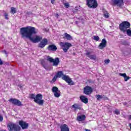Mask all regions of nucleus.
Here are the masks:
<instances>
[{"mask_svg":"<svg viewBox=\"0 0 131 131\" xmlns=\"http://www.w3.org/2000/svg\"><path fill=\"white\" fill-rule=\"evenodd\" d=\"M37 32L35 31V28L31 26H27L26 27H23L20 29V34L21 35L22 38H29V39L33 43H36L39 42L42 37L35 35L32 37L33 34H36Z\"/></svg>","mask_w":131,"mask_h":131,"instance_id":"f257e3e1","label":"nucleus"},{"mask_svg":"<svg viewBox=\"0 0 131 131\" xmlns=\"http://www.w3.org/2000/svg\"><path fill=\"white\" fill-rule=\"evenodd\" d=\"M56 76H57V77H58V78H61V77L62 79H63V80H64V81H66V82H67V83H69V84H71V85H74V82L72 81V79H71V78H70L69 76L64 75V74H63V71H58L56 74Z\"/></svg>","mask_w":131,"mask_h":131,"instance_id":"f03ea898","label":"nucleus"},{"mask_svg":"<svg viewBox=\"0 0 131 131\" xmlns=\"http://www.w3.org/2000/svg\"><path fill=\"white\" fill-rule=\"evenodd\" d=\"M128 28H130V23L127 21H122L119 25V29L122 32H126Z\"/></svg>","mask_w":131,"mask_h":131,"instance_id":"7ed1b4c3","label":"nucleus"},{"mask_svg":"<svg viewBox=\"0 0 131 131\" xmlns=\"http://www.w3.org/2000/svg\"><path fill=\"white\" fill-rule=\"evenodd\" d=\"M7 128L9 131H20L21 130V127L20 125L10 122L7 124Z\"/></svg>","mask_w":131,"mask_h":131,"instance_id":"20e7f679","label":"nucleus"},{"mask_svg":"<svg viewBox=\"0 0 131 131\" xmlns=\"http://www.w3.org/2000/svg\"><path fill=\"white\" fill-rule=\"evenodd\" d=\"M42 98H43L42 94H38L36 95L34 102L39 105V106H42L45 103V100L42 99Z\"/></svg>","mask_w":131,"mask_h":131,"instance_id":"39448f33","label":"nucleus"},{"mask_svg":"<svg viewBox=\"0 0 131 131\" xmlns=\"http://www.w3.org/2000/svg\"><path fill=\"white\" fill-rule=\"evenodd\" d=\"M59 46H60L61 49L63 50L64 53H67L69 48L72 47V44L68 42H60L59 43Z\"/></svg>","mask_w":131,"mask_h":131,"instance_id":"423d86ee","label":"nucleus"},{"mask_svg":"<svg viewBox=\"0 0 131 131\" xmlns=\"http://www.w3.org/2000/svg\"><path fill=\"white\" fill-rule=\"evenodd\" d=\"M86 6L90 9H96L98 7V2L97 0H86Z\"/></svg>","mask_w":131,"mask_h":131,"instance_id":"0eeeda50","label":"nucleus"},{"mask_svg":"<svg viewBox=\"0 0 131 131\" xmlns=\"http://www.w3.org/2000/svg\"><path fill=\"white\" fill-rule=\"evenodd\" d=\"M47 61H49L50 63H53V66H55L56 67H57L60 63V59L59 57H56L54 59L53 58L48 56L47 57Z\"/></svg>","mask_w":131,"mask_h":131,"instance_id":"6e6552de","label":"nucleus"},{"mask_svg":"<svg viewBox=\"0 0 131 131\" xmlns=\"http://www.w3.org/2000/svg\"><path fill=\"white\" fill-rule=\"evenodd\" d=\"M8 101L10 102V103H11L12 105H14L15 106H18L19 107L23 106L22 102L16 98H10L8 100Z\"/></svg>","mask_w":131,"mask_h":131,"instance_id":"1a4fd4ad","label":"nucleus"},{"mask_svg":"<svg viewBox=\"0 0 131 131\" xmlns=\"http://www.w3.org/2000/svg\"><path fill=\"white\" fill-rule=\"evenodd\" d=\"M52 92L54 94L55 98H60L61 96V91L59 90V89L57 86H53L52 89Z\"/></svg>","mask_w":131,"mask_h":131,"instance_id":"9d476101","label":"nucleus"},{"mask_svg":"<svg viewBox=\"0 0 131 131\" xmlns=\"http://www.w3.org/2000/svg\"><path fill=\"white\" fill-rule=\"evenodd\" d=\"M112 2L114 6H117L120 9H122V6L124 5L123 0H112Z\"/></svg>","mask_w":131,"mask_h":131,"instance_id":"9b49d317","label":"nucleus"},{"mask_svg":"<svg viewBox=\"0 0 131 131\" xmlns=\"http://www.w3.org/2000/svg\"><path fill=\"white\" fill-rule=\"evenodd\" d=\"M93 92V88L90 86H85L83 88V94H84V95H86L87 96L91 95Z\"/></svg>","mask_w":131,"mask_h":131,"instance_id":"f8f14e48","label":"nucleus"},{"mask_svg":"<svg viewBox=\"0 0 131 131\" xmlns=\"http://www.w3.org/2000/svg\"><path fill=\"white\" fill-rule=\"evenodd\" d=\"M18 124L21 127L22 129H27L29 127L28 123L22 120L18 121Z\"/></svg>","mask_w":131,"mask_h":131,"instance_id":"ddd939ff","label":"nucleus"},{"mask_svg":"<svg viewBox=\"0 0 131 131\" xmlns=\"http://www.w3.org/2000/svg\"><path fill=\"white\" fill-rule=\"evenodd\" d=\"M48 42H49V41L48 40V39L44 38L38 44V47L40 49H43V48H45V47H46V46L48 45Z\"/></svg>","mask_w":131,"mask_h":131,"instance_id":"4468645a","label":"nucleus"},{"mask_svg":"<svg viewBox=\"0 0 131 131\" xmlns=\"http://www.w3.org/2000/svg\"><path fill=\"white\" fill-rule=\"evenodd\" d=\"M107 46V41L106 39L103 38L101 40V42L98 46V48L100 50H103L105 47Z\"/></svg>","mask_w":131,"mask_h":131,"instance_id":"2eb2a0df","label":"nucleus"},{"mask_svg":"<svg viewBox=\"0 0 131 131\" xmlns=\"http://www.w3.org/2000/svg\"><path fill=\"white\" fill-rule=\"evenodd\" d=\"M60 131H70L69 129V126L66 124H61L60 126Z\"/></svg>","mask_w":131,"mask_h":131,"instance_id":"dca6fc26","label":"nucleus"},{"mask_svg":"<svg viewBox=\"0 0 131 131\" xmlns=\"http://www.w3.org/2000/svg\"><path fill=\"white\" fill-rule=\"evenodd\" d=\"M72 108L74 109V111H76V110H81L82 108L81 107V105L78 103H74L72 105Z\"/></svg>","mask_w":131,"mask_h":131,"instance_id":"f3484780","label":"nucleus"},{"mask_svg":"<svg viewBox=\"0 0 131 131\" xmlns=\"http://www.w3.org/2000/svg\"><path fill=\"white\" fill-rule=\"evenodd\" d=\"M86 56H87L91 60H96L97 59V56L96 54L91 55V52H88L85 53Z\"/></svg>","mask_w":131,"mask_h":131,"instance_id":"a211bd4d","label":"nucleus"},{"mask_svg":"<svg viewBox=\"0 0 131 131\" xmlns=\"http://www.w3.org/2000/svg\"><path fill=\"white\" fill-rule=\"evenodd\" d=\"M80 100L82 103H84V104H88L89 103V99L85 96L81 95L80 96Z\"/></svg>","mask_w":131,"mask_h":131,"instance_id":"6ab92c4d","label":"nucleus"},{"mask_svg":"<svg viewBox=\"0 0 131 131\" xmlns=\"http://www.w3.org/2000/svg\"><path fill=\"white\" fill-rule=\"evenodd\" d=\"M48 51H52V52H55L57 51V46L55 45H50L47 47Z\"/></svg>","mask_w":131,"mask_h":131,"instance_id":"aec40b11","label":"nucleus"},{"mask_svg":"<svg viewBox=\"0 0 131 131\" xmlns=\"http://www.w3.org/2000/svg\"><path fill=\"white\" fill-rule=\"evenodd\" d=\"M86 118V117H85V115H82L81 116H77L76 120H77V121H84Z\"/></svg>","mask_w":131,"mask_h":131,"instance_id":"412c9836","label":"nucleus"},{"mask_svg":"<svg viewBox=\"0 0 131 131\" xmlns=\"http://www.w3.org/2000/svg\"><path fill=\"white\" fill-rule=\"evenodd\" d=\"M63 38H66L67 40H71L72 37L68 33H66L64 34Z\"/></svg>","mask_w":131,"mask_h":131,"instance_id":"4be33fe9","label":"nucleus"},{"mask_svg":"<svg viewBox=\"0 0 131 131\" xmlns=\"http://www.w3.org/2000/svg\"><path fill=\"white\" fill-rule=\"evenodd\" d=\"M17 12V9L16 8H15V7H11V11L10 12L11 13V14H16Z\"/></svg>","mask_w":131,"mask_h":131,"instance_id":"5701e85b","label":"nucleus"},{"mask_svg":"<svg viewBox=\"0 0 131 131\" xmlns=\"http://www.w3.org/2000/svg\"><path fill=\"white\" fill-rule=\"evenodd\" d=\"M95 98H96L98 101H100L101 99H103V95L98 94L95 96Z\"/></svg>","mask_w":131,"mask_h":131,"instance_id":"b1692460","label":"nucleus"},{"mask_svg":"<svg viewBox=\"0 0 131 131\" xmlns=\"http://www.w3.org/2000/svg\"><path fill=\"white\" fill-rule=\"evenodd\" d=\"M41 65H42V67H43L45 69H47V66H46V61L45 60L42 59L41 60Z\"/></svg>","mask_w":131,"mask_h":131,"instance_id":"393cba45","label":"nucleus"},{"mask_svg":"<svg viewBox=\"0 0 131 131\" xmlns=\"http://www.w3.org/2000/svg\"><path fill=\"white\" fill-rule=\"evenodd\" d=\"M78 10H79V8H78L77 6L75 7V8L73 10V13L76 14V13L78 12Z\"/></svg>","mask_w":131,"mask_h":131,"instance_id":"a878e982","label":"nucleus"},{"mask_svg":"<svg viewBox=\"0 0 131 131\" xmlns=\"http://www.w3.org/2000/svg\"><path fill=\"white\" fill-rule=\"evenodd\" d=\"M35 96L36 95L33 94H30V96H29L30 99H31V100H34H34L35 99Z\"/></svg>","mask_w":131,"mask_h":131,"instance_id":"bb28decb","label":"nucleus"},{"mask_svg":"<svg viewBox=\"0 0 131 131\" xmlns=\"http://www.w3.org/2000/svg\"><path fill=\"white\" fill-rule=\"evenodd\" d=\"M4 16L5 17V19H6V20H9V14H8V13L5 12L4 13Z\"/></svg>","mask_w":131,"mask_h":131,"instance_id":"cd10ccee","label":"nucleus"},{"mask_svg":"<svg viewBox=\"0 0 131 131\" xmlns=\"http://www.w3.org/2000/svg\"><path fill=\"white\" fill-rule=\"evenodd\" d=\"M127 35L128 36H131V30L130 29H127L126 31Z\"/></svg>","mask_w":131,"mask_h":131,"instance_id":"c85d7f7f","label":"nucleus"},{"mask_svg":"<svg viewBox=\"0 0 131 131\" xmlns=\"http://www.w3.org/2000/svg\"><path fill=\"white\" fill-rule=\"evenodd\" d=\"M94 39L96 41H99V40H100V37H99L98 36H94Z\"/></svg>","mask_w":131,"mask_h":131,"instance_id":"c756f323","label":"nucleus"},{"mask_svg":"<svg viewBox=\"0 0 131 131\" xmlns=\"http://www.w3.org/2000/svg\"><path fill=\"white\" fill-rule=\"evenodd\" d=\"M58 79V77L57 76V75H56L52 79V81H53V82H55V81H56L57 80V79Z\"/></svg>","mask_w":131,"mask_h":131,"instance_id":"7c9ffc66","label":"nucleus"},{"mask_svg":"<svg viewBox=\"0 0 131 131\" xmlns=\"http://www.w3.org/2000/svg\"><path fill=\"white\" fill-rule=\"evenodd\" d=\"M115 114H116V115H119L120 114V112H119V110L116 109L114 111Z\"/></svg>","mask_w":131,"mask_h":131,"instance_id":"2f4dec72","label":"nucleus"},{"mask_svg":"<svg viewBox=\"0 0 131 131\" xmlns=\"http://www.w3.org/2000/svg\"><path fill=\"white\" fill-rule=\"evenodd\" d=\"M64 6L65 8H66V9H68V8H69V7H70V5H69V3H64Z\"/></svg>","mask_w":131,"mask_h":131,"instance_id":"473e14b6","label":"nucleus"},{"mask_svg":"<svg viewBox=\"0 0 131 131\" xmlns=\"http://www.w3.org/2000/svg\"><path fill=\"white\" fill-rule=\"evenodd\" d=\"M2 53H3V54H4L5 55H6V58H8V52H7V51L6 50L2 51Z\"/></svg>","mask_w":131,"mask_h":131,"instance_id":"72a5a7b5","label":"nucleus"},{"mask_svg":"<svg viewBox=\"0 0 131 131\" xmlns=\"http://www.w3.org/2000/svg\"><path fill=\"white\" fill-rule=\"evenodd\" d=\"M87 83H94V81H93L92 79H88L86 81Z\"/></svg>","mask_w":131,"mask_h":131,"instance_id":"f704fd0d","label":"nucleus"},{"mask_svg":"<svg viewBox=\"0 0 131 131\" xmlns=\"http://www.w3.org/2000/svg\"><path fill=\"white\" fill-rule=\"evenodd\" d=\"M119 75L120 76H122L123 77H124V78L126 77V73H119Z\"/></svg>","mask_w":131,"mask_h":131,"instance_id":"c9c22d12","label":"nucleus"},{"mask_svg":"<svg viewBox=\"0 0 131 131\" xmlns=\"http://www.w3.org/2000/svg\"><path fill=\"white\" fill-rule=\"evenodd\" d=\"M8 63L6 62L3 61V60H1V65H7Z\"/></svg>","mask_w":131,"mask_h":131,"instance_id":"e433bc0d","label":"nucleus"},{"mask_svg":"<svg viewBox=\"0 0 131 131\" xmlns=\"http://www.w3.org/2000/svg\"><path fill=\"white\" fill-rule=\"evenodd\" d=\"M124 80L125 81H127V80H128V79H129V77L127 76V75H126V77H125L124 78Z\"/></svg>","mask_w":131,"mask_h":131,"instance_id":"4c0bfd02","label":"nucleus"},{"mask_svg":"<svg viewBox=\"0 0 131 131\" xmlns=\"http://www.w3.org/2000/svg\"><path fill=\"white\" fill-rule=\"evenodd\" d=\"M104 63L105 64H109V63H110V59H106L105 60H104Z\"/></svg>","mask_w":131,"mask_h":131,"instance_id":"58836bf2","label":"nucleus"},{"mask_svg":"<svg viewBox=\"0 0 131 131\" xmlns=\"http://www.w3.org/2000/svg\"><path fill=\"white\" fill-rule=\"evenodd\" d=\"M103 100H109V98L107 97H106L105 95H102Z\"/></svg>","mask_w":131,"mask_h":131,"instance_id":"ea45409f","label":"nucleus"},{"mask_svg":"<svg viewBox=\"0 0 131 131\" xmlns=\"http://www.w3.org/2000/svg\"><path fill=\"white\" fill-rule=\"evenodd\" d=\"M105 18H108L109 17V13H106L104 14Z\"/></svg>","mask_w":131,"mask_h":131,"instance_id":"a19ab883","label":"nucleus"},{"mask_svg":"<svg viewBox=\"0 0 131 131\" xmlns=\"http://www.w3.org/2000/svg\"><path fill=\"white\" fill-rule=\"evenodd\" d=\"M55 1H56V0H51V4L54 5V4H55Z\"/></svg>","mask_w":131,"mask_h":131,"instance_id":"79ce46f5","label":"nucleus"},{"mask_svg":"<svg viewBox=\"0 0 131 131\" xmlns=\"http://www.w3.org/2000/svg\"><path fill=\"white\" fill-rule=\"evenodd\" d=\"M3 120H4V117H3L2 116H1V121H3Z\"/></svg>","mask_w":131,"mask_h":131,"instance_id":"37998d69","label":"nucleus"},{"mask_svg":"<svg viewBox=\"0 0 131 131\" xmlns=\"http://www.w3.org/2000/svg\"><path fill=\"white\" fill-rule=\"evenodd\" d=\"M55 16H56L57 18H59V14L57 13V14L55 15Z\"/></svg>","mask_w":131,"mask_h":131,"instance_id":"c03bdc74","label":"nucleus"},{"mask_svg":"<svg viewBox=\"0 0 131 131\" xmlns=\"http://www.w3.org/2000/svg\"><path fill=\"white\" fill-rule=\"evenodd\" d=\"M18 86H19L20 88V89H22V85H18Z\"/></svg>","mask_w":131,"mask_h":131,"instance_id":"a18cd8bd","label":"nucleus"},{"mask_svg":"<svg viewBox=\"0 0 131 131\" xmlns=\"http://www.w3.org/2000/svg\"><path fill=\"white\" fill-rule=\"evenodd\" d=\"M129 126L130 129L131 130V123L129 124Z\"/></svg>","mask_w":131,"mask_h":131,"instance_id":"49530a36","label":"nucleus"},{"mask_svg":"<svg viewBox=\"0 0 131 131\" xmlns=\"http://www.w3.org/2000/svg\"><path fill=\"white\" fill-rule=\"evenodd\" d=\"M72 55H73V56H75L76 53H75V52H73V53H72Z\"/></svg>","mask_w":131,"mask_h":131,"instance_id":"de8ad7c7","label":"nucleus"},{"mask_svg":"<svg viewBox=\"0 0 131 131\" xmlns=\"http://www.w3.org/2000/svg\"><path fill=\"white\" fill-rule=\"evenodd\" d=\"M85 131H91L90 129H85Z\"/></svg>","mask_w":131,"mask_h":131,"instance_id":"09e8293b","label":"nucleus"}]
</instances>
